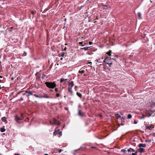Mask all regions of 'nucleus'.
I'll list each match as a JSON object with an SVG mask.
<instances>
[{
    "mask_svg": "<svg viewBox=\"0 0 155 155\" xmlns=\"http://www.w3.org/2000/svg\"><path fill=\"white\" fill-rule=\"evenodd\" d=\"M45 84L49 88L53 89L56 86V84L54 82H46Z\"/></svg>",
    "mask_w": 155,
    "mask_h": 155,
    "instance_id": "obj_1",
    "label": "nucleus"
},
{
    "mask_svg": "<svg viewBox=\"0 0 155 155\" xmlns=\"http://www.w3.org/2000/svg\"><path fill=\"white\" fill-rule=\"evenodd\" d=\"M34 96L36 97L39 98H50L49 96H48L47 94L44 93L39 95L37 94H35L34 95Z\"/></svg>",
    "mask_w": 155,
    "mask_h": 155,
    "instance_id": "obj_2",
    "label": "nucleus"
},
{
    "mask_svg": "<svg viewBox=\"0 0 155 155\" xmlns=\"http://www.w3.org/2000/svg\"><path fill=\"white\" fill-rule=\"evenodd\" d=\"M57 124L58 125H60V122L57 120L56 119L54 118L53 120V123H52L51 121H50V125H52V124Z\"/></svg>",
    "mask_w": 155,
    "mask_h": 155,
    "instance_id": "obj_3",
    "label": "nucleus"
},
{
    "mask_svg": "<svg viewBox=\"0 0 155 155\" xmlns=\"http://www.w3.org/2000/svg\"><path fill=\"white\" fill-rule=\"evenodd\" d=\"M26 93H27L26 94V97L29 98V96L30 95H34H34L36 94H34L33 92H32V91H26Z\"/></svg>",
    "mask_w": 155,
    "mask_h": 155,
    "instance_id": "obj_4",
    "label": "nucleus"
},
{
    "mask_svg": "<svg viewBox=\"0 0 155 155\" xmlns=\"http://www.w3.org/2000/svg\"><path fill=\"white\" fill-rule=\"evenodd\" d=\"M85 113L84 112H82L81 110H78V115L81 117H83L85 115Z\"/></svg>",
    "mask_w": 155,
    "mask_h": 155,
    "instance_id": "obj_5",
    "label": "nucleus"
},
{
    "mask_svg": "<svg viewBox=\"0 0 155 155\" xmlns=\"http://www.w3.org/2000/svg\"><path fill=\"white\" fill-rule=\"evenodd\" d=\"M59 130H58L56 131H55L53 133V134L54 135H56L57 134H59L60 136H61L62 134V133L61 131H59Z\"/></svg>",
    "mask_w": 155,
    "mask_h": 155,
    "instance_id": "obj_6",
    "label": "nucleus"
},
{
    "mask_svg": "<svg viewBox=\"0 0 155 155\" xmlns=\"http://www.w3.org/2000/svg\"><path fill=\"white\" fill-rule=\"evenodd\" d=\"M110 57H107L103 61V62L106 64V63H108L110 62Z\"/></svg>",
    "mask_w": 155,
    "mask_h": 155,
    "instance_id": "obj_7",
    "label": "nucleus"
},
{
    "mask_svg": "<svg viewBox=\"0 0 155 155\" xmlns=\"http://www.w3.org/2000/svg\"><path fill=\"white\" fill-rule=\"evenodd\" d=\"M15 121H16L17 122L19 120H22V119H21L20 117H18L17 115H15Z\"/></svg>",
    "mask_w": 155,
    "mask_h": 155,
    "instance_id": "obj_8",
    "label": "nucleus"
},
{
    "mask_svg": "<svg viewBox=\"0 0 155 155\" xmlns=\"http://www.w3.org/2000/svg\"><path fill=\"white\" fill-rule=\"evenodd\" d=\"M145 127H146V130L148 129L149 130H151V127L150 126L149 124H148L146 125L145 126Z\"/></svg>",
    "mask_w": 155,
    "mask_h": 155,
    "instance_id": "obj_9",
    "label": "nucleus"
},
{
    "mask_svg": "<svg viewBox=\"0 0 155 155\" xmlns=\"http://www.w3.org/2000/svg\"><path fill=\"white\" fill-rule=\"evenodd\" d=\"M138 147L140 148H141V147H146V145L145 144L140 143L138 145Z\"/></svg>",
    "mask_w": 155,
    "mask_h": 155,
    "instance_id": "obj_10",
    "label": "nucleus"
},
{
    "mask_svg": "<svg viewBox=\"0 0 155 155\" xmlns=\"http://www.w3.org/2000/svg\"><path fill=\"white\" fill-rule=\"evenodd\" d=\"M68 91L70 93V94L71 95H73V91L72 90V88L70 87H69L68 88Z\"/></svg>",
    "mask_w": 155,
    "mask_h": 155,
    "instance_id": "obj_11",
    "label": "nucleus"
},
{
    "mask_svg": "<svg viewBox=\"0 0 155 155\" xmlns=\"http://www.w3.org/2000/svg\"><path fill=\"white\" fill-rule=\"evenodd\" d=\"M1 120H2V121L3 122H5V123H6L7 122V121L6 120V118L5 117H2V118Z\"/></svg>",
    "mask_w": 155,
    "mask_h": 155,
    "instance_id": "obj_12",
    "label": "nucleus"
},
{
    "mask_svg": "<svg viewBox=\"0 0 155 155\" xmlns=\"http://www.w3.org/2000/svg\"><path fill=\"white\" fill-rule=\"evenodd\" d=\"M74 86V82L73 81H71L70 83L69 84V87H71V88L73 87Z\"/></svg>",
    "mask_w": 155,
    "mask_h": 155,
    "instance_id": "obj_13",
    "label": "nucleus"
},
{
    "mask_svg": "<svg viewBox=\"0 0 155 155\" xmlns=\"http://www.w3.org/2000/svg\"><path fill=\"white\" fill-rule=\"evenodd\" d=\"M5 127L3 126V127H2L0 129V131L2 132H3L5 131Z\"/></svg>",
    "mask_w": 155,
    "mask_h": 155,
    "instance_id": "obj_14",
    "label": "nucleus"
},
{
    "mask_svg": "<svg viewBox=\"0 0 155 155\" xmlns=\"http://www.w3.org/2000/svg\"><path fill=\"white\" fill-rule=\"evenodd\" d=\"M137 14L138 18L140 19H141L142 17L141 13L140 12H139Z\"/></svg>",
    "mask_w": 155,
    "mask_h": 155,
    "instance_id": "obj_15",
    "label": "nucleus"
},
{
    "mask_svg": "<svg viewBox=\"0 0 155 155\" xmlns=\"http://www.w3.org/2000/svg\"><path fill=\"white\" fill-rule=\"evenodd\" d=\"M139 152L140 153H142L144 152V149L142 148H140L139 149Z\"/></svg>",
    "mask_w": 155,
    "mask_h": 155,
    "instance_id": "obj_16",
    "label": "nucleus"
},
{
    "mask_svg": "<svg viewBox=\"0 0 155 155\" xmlns=\"http://www.w3.org/2000/svg\"><path fill=\"white\" fill-rule=\"evenodd\" d=\"M67 79H64L63 78H62L61 79L60 81L61 83H62L64 81H67Z\"/></svg>",
    "mask_w": 155,
    "mask_h": 155,
    "instance_id": "obj_17",
    "label": "nucleus"
},
{
    "mask_svg": "<svg viewBox=\"0 0 155 155\" xmlns=\"http://www.w3.org/2000/svg\"><path fill=\"white\" fill-rule=\"evenodd\" d=\"M76 94L77 96H78L80 98H81L82 97V94L78 92H77Z\"/></svg>",
    "mask_w": 155,
    "mask_h": 155,
    "instance_id": "obj_18",
    "label": "nucleus"
},
{
    "mask_svg": "<svg viewBox=\"0 0 155 155\" xmlns=\"http://www.w3.org/2000/svg\"><path fill=\"white\" fill-rule=\"evenodd\" d=\"M91 47H84L83 48H82L81 49H82L84 50L85 51H88L89 48H90Z\"/></svg>",
    "mask_w": 155,
    "mask_h": 155,
    "instance_id": "obj_19",
    "label": "nucleus"
},
{
    "mask_svg": "<svg viewBox=\"0 0 155 155\" xmlns=\"http://www.w3.org/2000/svg\"><path fill=\"white\" fill-rule=\"evenodd\" d=\"M112 51L111 50H109V51L106 53V54H108L109 56L111 55V53Z\"/></svg>",
    "mask_w": 155,
    "mask_h": 155,
    "instance_id": "obj_20",
    "label": "nucleus"
},
{
    "mask_svg": "<svg viewBox=\"0 0 155 155\" xmlns=\"http://www.w3.org/2000/svg\"><path fill=\"white\" fill-rule=\"evenodd\" d=\"M115 117L117 119L120 117V116L118 114H117L115 115Z\"/></svg>",
    "mask_w": 155,
    "mask_h": 155,
    "instance_id": "obj_21",
    "label": "nucleus"
},
{
    "mask_svg": "<svg viewBox=\"0 0 155 155\" xmlns=\"http://www.w3.org/2000/svg\"><path fill=\"white\" fill-rule=\"evenodd\" d=\"M106 64H108L110 67H111L112 63L111 62L108 63H106Z\"/></svg>",
    "mask_w": 155,
    "mask_h": 155,
    "instance_id": "obj_22",
    "label": "nucleus"
},
{
    "mask_svg": "<svg viewBox=\"0 0 155 155\" xmlns=\"http://www.w3.org/2000/svg\"><path fill=\"white\" fill-rule=\"evenodd\" d=\"M132 117V115L131 114H129L127 115V118L128 119H130Z\"/></svg>",
    "mask_w": 155,
    "mask_h": 155,
    "instance_id": "obj_23",
    "label": "nucleus"
},
{
    "mask_svg": "<svg viewBox=\"0 0 155 155\" xmlns=\"http://www.w3.org/2000/svg\"><path fill=\"white\" fill-rule=\"evenodd\" d=\"M121 151L124 153H126L127 152V150L125 149H122Z\"/></svg>",
    "mask_w": 155,
    "mask_h": 155,
    "instance_id": "obj_24",
    "label": "nucleus"
},
{
    "mask_svg": "<svg viewBox=\"0 0 155 155\" xmlns=\"http://www.w3.org/2000/svg\"><path fill=\"white\" fill-rule=\"evenodd\" d=\"M46 75L45 74H42V78L43 79H45V77H46Z\"/></svg>",
    "mask_w": 155,
    "mask_h": 155,
    "instance_id": "obj_25",
    "label": "nucleus"
},
{
    "mask_svg": "<svg viewBox=\"0 0 155 155\" xmlns=\"http://www.w3.org/2000/svg\"><path fill=\"white\" fill-rule=\"evenodd\" d=\"M151 140H145V142H149V143H150L151 142Z\"/></svg>",
    "mask_w": 155,
    "mask_h": 155,
    "instance_id": "obj_26",
    "label": "nucleus"
},
{
    "mask_svg": "<svg viewBox=\"0 0 155 155\" xmlns=\"http://www.w3.org/2000/svg\"><path fill=\"white\" fill-rule=\"evenodd\" d=\"M84 72H85V71L84 70H81V71L79 70V73H81V74H83V73H84Z\"/></svg>",
    "mask_w": 155,
    "mask_h": 155,
    "instance_id": "obj_27",
    "label": "nucleus"
},
{
    "mask_svg": "<svg viewBox=\"0 0 155 155\" xmlns=\"http://www.w3.org/2000/svg\"><path fill=\"white\" fill-rule=\"evenodd\" d=\"M31 13L32 14V15H33V16H32V18L33 17V15L35 14V12H33V11H32L31 12Z\"/></svg>",
    "mask_w": 155,
    "mask_h": 155,
    "instance_id": "obj_28",
    "label": "nucleus"
},
{
    "mask_svg": "<svg viewBox=\"0 0 155 155\" xmlns=\"http://www.w3.org/2000/svg\"><path fill=\"white\" fill-rule=\"evenodd\" d=\"M26 94L27 93H26V91L25 92V93H23V94H22V97H24V96H26Z\"/></svg>",
    "mask_w": 155,
    "mask_h": 155,
    "instance_id": "obj_29",
    "label": "nucleus"
},
{
    "mask_svg": "<svg viewBox=\"0 0 155 155\" xmlns=\"http://www.w3.org/2000/svg\"><path fill=\"white\" fill-rule=\"evenodd\" d=\"M19 101H22L23 100V98L22 97H21L20 99L18 100Z\"/></svg>",
    "mask_w": 155,
    "mask_h": 155,
    "instance_id": "obj_30",
    "label": "nucleus"
},
{
    "mask_svg": "<svg viewBox=\"0 0 155 155\" xmlns=\"http://www.w3.org/2000/svg\"><path fill=\"white\" fill-rule=\"evenodd\" d=\"M23 55L24 56H26L27 55L26 52L25 51H24Z\"/></svg>",
    "mask_w": 155,
    "mask_h": 155,
    "instance_id": "obj_31",
    "label": "nucleus"
},
{
    "mask_svg": "<svg viewBox=\"0 0 155 155\" xmlns=\"http://www.w3.org/2000/svg\"><path fill=\"white\" fill-rule=\"evenodd\" d=\"M139 152V150H137L136 151H135V153H134L137 154V153Z\"/></svg>",
    "mask_w": 155,
    "mask_h": 155,
    "instance_id": "obj_32",
    "label": "nucleus"
},
{
    "mask_svg": "<svg viewBox=\"0 0 155 155\" xmlns=\"http://www.w3.org/2000/svg\"><path fill=\"white\" fill-rule=\"evenodd\" d=\"M124 125V124L123 123H120V124H119V126H120V125L123 126V125Z\"/></svg>",
    "mask_w": 155,
    "mask_h": 155,
    "instance_id": "obj_33",
    "label": "nucleus"
},
{
    "mask_svg": "<svg viewBox=\"0 0 155 155\" xmlns=\"http://www.w3.org/2000/svg\"><path fill=\"white\" fill-rule=\"evenodd\" d=\"M60 94L58 93H57L56 94V96L57 97H58L60 96Z\"/></svg>",
    "mask_w": 155,
    "mask_h": 155,
    "instance_id": "obj_34",
    "label": "nucleus"
},
{
    "mask_svg": "<svg viewBox=\"0 0 155 155\" xmlns=\"http://www.w3.org/2000/svg\"><path fill=\"white\" fill-rule=\"evenodd\" d=\"M131 150V148H130L127 150V151L128 152H130V151Z\"/></svg>",
    "mask_w": 155,
    "mask_h": 155,
    "instance_id": "obj_35",
    "label": "nucleus"
},
{
    "mask_svg": "<svg viewBox=\"0 0 155 155\" xmlns=\"http://www.w3.org/2000/svg\"><path fill=\"white\" fill-rule=\"evenodd\" d=\"M146 117L145 116H144L143 115L141 117V119H144Z\"/></svg>",
    "mask_w": 155,
    "mask_h": 155,
    "instance_id": "obj_36",
    "label": "nucleus"
},
{
    "mask_svg": "<svg viewBox=\"0 0 155 155\" xmlns=\"http://www.w3.org/2000/svg\"><path fill=\"white\" fill-rule=\"evenodd\" d=\"M54 90L56 92H57L58 91V88H55V89H54Z\"/></svg>",
    "mask_w": 155,
    "mask_h": 155,
    "instance_id": "obj_37",
    "label": "nucleus"
},
{
    "mask_svg": "<svg viewBox=\"0 0 155 155\" xmlns=\"http://www.w3.org/2000/svg\"><path fill=\"white\" fill-rule=\"evenodd\" d=\"M131 150L133 152H134L135 151V150H134L133 149H132L131 148Z\"/></svg>",
    "mask_w": 155,
    "mask_h": 155,
    "instance_id": "obj_38",
    "label": "nucleus"
},
{
    "mask_svg": "<svg viewBox=\"0 0 155 155\" xmlns=\"http://www.w3.org/2000/svg\"><path fill=\"white\" fill-rule=\"evenodd\" d=\"M64 52H63V53L62 54H61V57H63L64 55Z\"/></svg>",
    "mask_w": 155,
    "mask_h": 155,
    "instance_id": "obj_39",
    "label": "nucleus"
},
{
    "mask_svg": "<svg viewBox=\"0 0 155 155\" xmlns=\"http://www.w3.org/2000/svg\"><path fill=\"white\" fill-rule=\"evenodd\" d=\"M137 122L135 120L134 122V124H137Z\"/></svg>",
    "mask_w": 155,
    "mask_h": 155,
    "instance_id": "obj_40",
    "label": "nucleus"
},
{
    "mask_svg": "<svg viewBox=\"0 0 155 155\" xmlns=\"http://www.w3.org/2000/svg\"><path fill=\"white\" fill-rule=\"evenodd\" d=\"M61 151H62V150L61 149H59V153H60L61 152Z\"/></svg>",
    "mask_w": 155,
    "mask_h": 155,
    "instance_id": "obj_41",
    "label": "nucleus"
},
{
    "mask_svg": "<svg viewBox=\"0 0 155 155\" xmlns=\"http://www.w3.org/2000/svg\"><path fill=\"white\" fill-rule=\"evenodd\" d=\"M124 117H122V118H121V120H124Z\"/></svg>",
    "mask_w": 155,
    "mask_h": 155,
    "instance_id": "obj_42",
    "label": "nucleus"
},
{
    "mask_svg": "<svg viewBox=\"0 0 155 155\" xmlns=\"http://www.w3.org/2000/svg\"><path fill=\"white\" fill-rule=\"evenodd\" d=\"M92 43V42H91V41H90V42H89V44L90 45H91Z\"/></svg>",
    "mask_w": 155,
    "mask_h": 155,
    "instance_id": "obj_43",
    "label": "nucleus"
},
{
    "mask_svg": "<svg viewBox=\"0 0 155 155\" xmlns=\"http://www.w3.org/2000/svg\"><path fill=\"white\" fill-rule=\"evenodd\" d=\"M132 155H137L134 153H133L132 154Z\"/></svg>",
    "mask_w": 155,
    "mask_h": 155,
    "instance_id": "obj_44",
    "label": "nucleus"
},
{
    "mask_svg": "<svg viewBox=\"0 0 155 155\" xmlns=\"http://www.w3.org/2000/svg\"><path fill=\"white\" fill-rule=\"evenodd\" d=\"M14 155H20L19 154H18V153H15Z\"/></svg>",
    "mask_w": 155,
    "mask_h": 155,
    "instance_id": "obj_45",
    "label": "nucleus"
},
{
    "mask_svg": "<svg viewBox=\"0 0 155 155\" xmlns=\"http://www.w3.org/2000/svg\"><path fill=\"white\" fill-rule=\"evenodd\" d=\"M38 74V72H37L35 74V76H37Z\"/></svg>",
    "mask_w": 155,
    "mask_h": 155,
    "instance_id": "obj_46",
    "label": "nucleus"
},
{
    "mask_svg": "<svg viewBox=\"0 0 155 155\" xmlns=\"http://www.w3.org/2000/svg\"><path fill=\"white\" fill-rule=\"evenodd\" d=\"M50 91L51 92H53V90H50Z\"/></svg>",
    "mask_w": 155,
    "mask_h": 155,
    "instance_id": "obj_47",
    "label": "nucleus"
},
{
    "mask_svg": "<svg viewBox=\"0 0 155 155\" xmlns=\"http://www.w3.org/2000/svg\"><path fill=\"white\" fill-rule=\"evenodd\" d=\"M115 57H116V58H118V55H116Z\"/></svg>",
    "mask_w": 155,
    "mask_h": 155,
    "instance_id": "obj_48",
    "label": "nucleus"
},
{
    "mask_svg": "<svg viewBox=\"0 0 155 155\" xmlns=\"http://www.w3.org/2000/svg\"><path fill=\"white\" fill-rule=\"evenodd\" d=\"M83 43V42H80L79 44L80 45H81Z\"/></svg>",
    "mask_w": 155,
    "mask_h": 155,
    "instance_id": "obj_49",
    "label": "nucleus"
},
{
    "mask_svg": "<svg viewBox=\"0 0 155 155\" xmlns=\"http://www.w3.org/2000/svg\"><path fill=\"white\" fill-rule=\"evenodd\" d=\"M153 135L154 136H155V133L153 134Z\"/></svg>",
    "mask_w": 155,
    "mask_h": 155,
    "instance_id": "obj_50",
    "label": "nucleus"
},
{
    "mask_svg": "<svg viewBox=\"0 0 155 155\" xmlns=\"http://www.w3.org/2000/svg\"><path fill=\"white\" fill-rule=\"evenodd\" d=\"M103 69H104V70H105L106 69V68L104 67H103Z\"/></svg>",
    "mask_w": 155,
    "mask_h": 155,
    "instance_id": "obj_51",
    "label": "nucleus"
},
{
    "mask_svg": "<svg viewBox=\"0 0 155 155\" xmlns=\"http://www.w3.org/2000/svg\"><path fill=\"white\" fill-rule=\"evenodd\" d=\"M112 60H114V61H115V59H114V58H112Z\"/></svg>",
    "mask_w": 155,
    "mask_h": 155,
    "instance_id": "obj_52",
    "label": "nucleus"
},
{
    "mask_svg": "<svg viewBox=\"0 0 155 155\" xmlns=\"http://www.w3.org/2000/svg\"><path fill=\"white\" fill-rule=\"evenodd\" d=\"M33 92L34 94V93H35V91H33V92Z\"/></svg>",
    "mask_w": 155,
    "mask_h": 155,
    "instance_id": "obj_53",
    "label": "nucleus"
},
{
    "mask_svg": "<svg viewBox=\"0 0 155 155\" xmlns=\"http://www.w3.org/2000/svg\"><path fill=\"white\" fill-rule=\"evenodd\" d=\"M22 92V91H21V92H19L18 93V94H19L20 93H21Z\"/></svg>",
    "mask_w": 155,
    "mask_h": 155,
    "instance_id": "obj_54",
    "label": "nucleus"
},
{
    "mask_svg": "<svg viewBox=\"0 0 155 155\" xmlns=\"http://www.w3.org/2000/svg\"><path fill=\"white\" fill-rule=\"evenodd\" d=\"M95 61H97L98 62V60H97V59H96V60H95Z\"/></svg>",
    "mask_w": 155,
    "mask_h": 155,
    "instance_id": "obj_55",
    "label": "nucleus"
},
{
    "mask_svg": "<svg viewBox=\"0 0 155 155\" xmlns=\"http://www.w3.org/2000/svg\"><path fill=\"white\" fill-rule=\"evenodd\" d=\"M63 59V58H61V59H60V60H62Z\"/></svg>",
    "mask_w": 155,
    "mask_h": 155,
    "instance_id": "obj_56",
    "label": "nucleus"
},
{
    "mask_svg": "<svg viewBox=\"0 0 155 155\" xmlns=\"http://www.w3.org/2000/svg\"><path fill=\"white\" fill-rule=\"evenodd\" d=\"M44 155H48L47 154H45Z\"/></svg>",
    "mask_w": 155,
    "mask_h": 155,
    "instance_id": "obj_57",
    "label": "nucleus"
},
{
    "mask_svg": "<svg viewBox=\"0 0 155 155\" xmlns=\"http://www.w3.org/2000/svg\"><path fill=\"white\" fill-rule=\"evenodd\" d=\"M86 75L85 74H84V76H86Z\"/></svg>",
    "mask_w": 155,
    "mask_h": 155,
    "instance_id": "obj_58",
    "label": "nucleus"
},
{
    "mask_svg": "<svg viewBox=\"0 0 155 155\" xmlns=\"http://www.w3.org/2000/svg\"><path fill=\"white\" fill-rule=\"evenodd\" d=\"M92 148H95V147H92Z\"/></svg>",
    "mask_w": 155,
    "mask_h": 155,
    "instance_id": "obj_59",
    "label": "nucleus"
},
{
    "mask_svg": "<svg viewBox=\"0 0 155 155\" xmlns=\"http://www.w3.org/2000/svg\"><path fill=\"white\" fill-rule=\"evenodd\" d=\"M112 58H111L110 57V60L112 59Z\"/></svg>",
    "mask_w": 155,
    "mask_h": 155,
    "instance_id": "obj_60",
    "label": "nucleus"
},
{
    "mask_svg": "<svg viewBox=\"0 0 155 155\" xmlns=\"http://www.w3.org/2000/svg\"><path fill=\"white\" fill-rule=\"evenodd\" d=\"M0 155H2V154L1 153H0Z\"/></svg>",
    "mask_w": 155,
    "mask_h": 155,
    "instance_id": "obj_61",
    "label": "nucleus"
},
{
    "mask_svg": "<svg viewBox=\"0 0 155 155\" xmlns=\"http://www.w3.org/2000/svg\"><path fill=\"white\" fill-rule=\"evenodd\" d=\"M0 78H2V77L1 76H0Z\"/></svg>",
    "mask_w": 155,
    "mask_h": 155,
    "instance_id": "obj_62",
    "label": "nucleus"
},
{
    "mask_svg": "<svg viewBox=\"0 0 155 155\" xmlns=\"http://www.w3.org/2000/svg\"><path fill=\"white\" fill-rule=\"evenodd\" d=\"M89 64H90V63H91V62H89Z\"/></svg>",
    "mask_w": 155,
    "mask_h": 155,
    "instance_id": "obj_63",
    "label": "nucleus"
},
{
    "mask_svg": "<svg viewBox=\"0 0 155 155\" xmlns=\"http://www.w3.org/2000/svg\"><path fill=\"white\" fill-rule=\"evenodd\" d=\"M22 114H21V116H22Z\"/></svg>",
    "mask_w": 155,
    "mask_h": 155,
    "instance_id": "obj_64",
    "label": "nucleus"
}]
</instances>
